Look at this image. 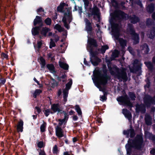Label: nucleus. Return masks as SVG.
Here are the masks:
<instances>
[{"label": "nucleus", "instance_id": "obj_56", "mask_svg": "<svg viewBox=\"0 0 155 155\" xmlns=\"http://www.w3.org/2000/svg\"><path fill=\"white\" fill-rule=\"evenodd\" d=\"M146 24L147 25H152V22L149 18L147 19L146 21Z\"/></svg>", "mask_w": 155, "mask_h": 155}, {"label": "nucleus", "instance_id": "obj_58", "mask_svg": "<svg viewBox=\"0 0 155 155\" xmlns=\"http://www.w3.org/2000/svg\"><path fill=\"white\" fill-rule=\"evenodd\" d=\"M84 64L85 65L87 66H90V65L89 64L90 63L89 62H88L86 60V59L85 58H84Z\"/></svg>", "mask_w": 155, "mask_h": 155}, {"label": "nucleus", "instance_id": "obj_62", "mask_svg": "<svg viewBox=\"0 0 155 155\" xmlns=\"http://www.w3.org/2000/svg\"><path fill=\"white\" fill-rule=\"evenodd\" d=\"M58 18V15L56 13H55V14L53 16L52 20L53 21L55 20Z\"/></svg>", "mask_w": 155, "mask_h": 155}, {"label": "nucleus", "instance_id": "obj_25", "mask_svg": "<svg viewBox=\"0 0 155 155\" xmlns=\"http://www.w3.org/2000/svg\"><path fill=\"white\" fill-rule=\"evenodd\" d=\"M155 37V27H153L150 31L149 38L151 39H153Z\"/></svg>", "mask_w": 155, "mask_h": 155}, {"label": "nucleus", "instance_id": "obj_20", "mask_svg": "<svg viewBox=\"0 0 155 155\" xmlns=\"http://www.w3.org/2000/svg\"><path fill=\"white\" fill-rule=\"evenodd\" d=\"M130 20L131 23L133 24H135L140 21V19L138 17L135 15H133L132 17L130 18Z\"/></svg>", "mask_w": 155, "mask_h": 155}, {"label": "nucleus", "instance_id": "obj_29", "mask_svg": "<svg viewBox=\"0 0 155 155\" xmlns=\"http://www.w3.org/2000/svg\"><path fill=\"white\" fill-rule=\"evenodd\" d=\"M75 110L79 116H82V112L81 108L78 105H76L74 106Z\"/></svg>", "mask_w": 155, "mask_h": 155}, {"label": "nucleus", "instance_id": "obj_53", "mask_svg": "<svg viewBox=\"0 0 155 155\" xmlns=\"http://www.w3.org/2000/svg\"><path fill=\"white\" fill-rule=\"evenodd\" d=\"M42 44V41H41L38 42V49H40L41 48Z\"/></svg>", "mask_w": 155, "mask_h": 155}, {"label": "nucleus", "instance_id": "obj_15", "mask_svg": "<svg viewBox=\"0 0 155 155\" xmlns=\"http://www.w3.org/2000/svg\"><path fill=\"white\" fill-rule=\"evenodd\" d=\"M146 106L143 104H137L136 106V111H141L142 113H144L146 111Z\"/></svg>", "mask_w": 155, "mask_h": 155}, {"label": "nucleus", "instance_id": "obj_47", "mask_svg": "<svg viewBox=\"0 0 155 155\" xmlns=\"http://www.w3.org/2000/svg\"><path fill=\"white\" fill-rule=\"evenodd\" d=\"M37 144L38 147L39 148H42L44 146V142L43 141L39 142Z\"/></svg>", "mask_w": 155, "mask_h": 155}, {"label": "nucleus", "instance_id": "obj_55", "mask_svg": "<svg viewBox=\"0 0 155 155\" xmlns=\"http://www.w3.org/2000/svg\"><path fill=\"white\" fill-rule=\"evenodd\" d=\"M39 155H46V154L44 150L40 149Z\"/></svg>", "mask_w": 155, "mask_h": 155}, {"label": "nucleus", "instance_id": "obj_57", "mask_svg": "<svg viewBox=\"0 0 155 155\" xmlns=\"http://www.w3.org/2000/svg\"><path fill=\"white\" fill-rule=\"evenodd\" d=\"M35 109L36 110L38 113V114H39L41 112V110L40 108H39L38 107L36 106L35 108Z\"/></svg>", "mask_w": 155, "mask_h": 155}, {"label": "nucleus", "instance_id": "obj_59", "mask_svg": "<svg viewBox=\"0 0 155 155\" xmlns=\"http://www.w3.org/2000/svg\"><path fill=\"white\" fill-rule=\"evenodd\" d=\"M84 5L85 7H87L89 4V1L88 0H84Z\"/></svg>", "mask_w": 155, "mask_h": 155}, {"label": "nucleus", "instance_id": "obj_42", "mask_svg": "<svg viewBox=\"0 0 155 155\" xmlns=\"http://www.w3.org/2000/svg\"><path fill=\"white\" fill-rule=\"evenodd\" d=\"M1 56L2 58V59H4V58H5L7 60L9 59L8 55L7 54H6L4 52H2L1 54Z\"/></svg>", "mask_w": 155, "mask_h": 155}, {"label": "nucleus", "instance_id": "obj_14", "mask_svg": "<svg viewBox=\"0 0 155 155\" xmlns=\"http://www.w3.org/2000/svg\"><path fill=\"white\" fill-rule=\"evenodd\" d=\"M64 16L65 17L67 20V19L68 22V24H70L73 19L71 13L70 12L69 10H67V12H64Z\"/></svg>", "mask_w": 155, "mask_h": 155}, {"label": "nucleus", "instance_id": "obj_35", "mask_svg": "<svg viewBox=\"0 0 155 155\" xmlns=\"http://www.w3.org/2000/svg\"><path fill=\"white\" fill-rule=\"evenodd\" d=\"M54 28L57 30L59 32H61L63 31V28L61 25L58 24H57L55 25Z\"/></svg>", "mask_w": 155, "mask_h": 155}, {"label": "nucleus", "instance_id": "obj_40", "mask_svg": "<svg viewBox=\"0 0 155 155\" xmlns=\"http://www.w3.org/2000/svg\"><path fill=\"white\" fill-rule=\"evenodd\" d=\"M52 152L53 154H57L58 153V147L56 145H55L53 147Z\"/></svg>", "mask_w": 155, "mask_h": 155}, {"label": "nucleus", "instance_id": "obj_10", "mask_svg": "<svg viewBox=\"0 0 155 155\" xmlns=\"http://www.w3.org/2000/svg\"><path fill=\"white\" fill-rule=\"evenodd\" d=\"M85 22V30L87 31L88 34L90 35L92 34L93 28L92 25V21L91 22L87 18H85L84 19Z\"/></svg>", "mask_w": 155, "mask_h": 155}, {"label": "nucleus", "instance_id": "obj_51", "mask_svg": "<svg viewBox=\"0 0 155 155\" xmlns=\"http://www.w3.org/2000/svg\"><path fill=\"white\" fill-rule=\"evenodd\" d=\"M65 112V111L63 110L60 107L57 112V114L58 115L59 114H60L62 113L64 114Z\"/></svg>", "mask_w": 155, "mask_h": 155}, {"label": "nucleus", "instance_id": "obj_6", "mask_svg": "<svg viewBox=\"0 0 155 155\" xmlns=\"http://www.w3.org/2000/svg\"><path fill=\"white\" fill-rule=\"evenodd\" d=\"M89 51L90 54V61L94 66H97L99 63L101 61V59L99 58L94 53L93 48L90 49Z\"/></svg>", "mask_w": 155, "mask_h": 155}, {"label": "nucleus", "instance_id": "obj_11", "mask_svg": "<svg viewBox=\"0 0 155 155\" xmlns=\"http://www.w3.org/2000/svg\"><path fill=\"white\" fill-rule=\"evenodd\" d=\"M87 45L90 49L93 48H97L98 46L96 40L89 37H88Z\"/></svg>", "mask_w": 155, "mask_h": 155}, {"label": "nucleus", "instance_id": "obj_28", "mask_svg": "<svg viewBox=\"0 0 155 155\" xmlns=\"http://www.w3.org/2000/svg\"><path fill=\"white\" fill-rule=\"evenodd\" d=\"M39 61L40 64L41 65V68H44L46 64V61L44 58L42 56L40 57L39 58Z\"/></svg>", "mask_w": 155, "mask_h": 155}, {"label": "nucleus", "instance_id": "obj_61", "mask_svg": "<svg viewBox=\"0 0 155 155\" xmlns=\"http://www.w3.org/2000/svg\"><path fill=\"white\" fill-rule=\"evenodd\" d=\"M62 93V90L61 89H60L58 90L57 94V95L58 96V97H59L61 94Z\"/></svg>", "mask_w": 155, "mask_h": 155}, {"label": "nucleus", "instance_id": "obj_9", "mask_svg": "<svg viewBox=\"0 0 155 155\" xmlns=\"http://www.w3.org/2000/svg\"><path fill=\"white\" fill-rule=\"evenodd\" d=\"M143 103L147 107H150L152 104H155V100L150 95H146L143 98Z\"/></svg>", "mask_w": 155, "mask_h": 155}, {"label": "nucleus", "instance_id": "obj_5", "mask_svg": "<svg viewBox=\"0 0 155 155\" xmlns=\"http://www.w3.org/2000/svg\"><path fill=\"white\" fill-rule=\"evenodd\" d=\"M107 67L109 70L111 75H114L115 74L116 76L118 79H122L125 81L127 80L128 78L127 76V74L125 71H121L120 72L119 71V68L115 66L114 68L116 70V73L113 70V68L110 64H107Z\"/></svg>", "mask_w": 155, "mask_h": 155}, {"label": "nucleus", "instance_id": "obj_2", "mask_svg": "<svg viewBox=\"0 0 155 155\" xmlns=\"http://www.w3.org/2000/svg\"><path fill=\"white\" fill-rule=\"evenodd\" d=\"M33 23L35 27L33 28L31 30L33 36H36L40 33L45 37L47 36V34L51 31V29L47 27H43L44 25L41 17L36 16L34 20Z\"/></svg>", "mask_w": 155, "mask_h": 155}, {"label": "nucleus", "instance_id": "obj_32", "mask_svg": "<svg viewBox=\"0 0 155 155\" xmlns=\"http://www.w3.org/2000/svg\"><path fill=\"white\" fill-rule=\"evenodd\" d=\"M72 81L71 79L70 80L69 82L68 83L66 84V87L64 89H65L68 90H69L70 89L72 85Z\"/></svg>", "mask_w": 155, "mask_h": 155}, {"label": "nucleus", "instance_id": "obj_18", "mask_svg": "<svg viewBox=\"0 0 155 155\" xmlns=\"http://www.w3.org/2000/svg\"><path fill=\"white\" fill-rule=\"evenodd\" d=\"M65 5L68 6V5L66 4L64 2H61L57 8V11L61 12H64L65 10L63 9L64 6Z\"/></svg>", "mask_w": 155, "mask_h": 155}, {"label": "nucleus", "instance_id": "obj_39", "mask_svg": "<svg viewBox=\"0 0 155 155\" xmlns=\"http://www.w3.org/2000/svg\"><path fill=\"white\" fill-rule=\"evenodd\" d=\"M130 137L131 138L134 137L136 135L134 130L133 128L130 129Z\"/></svg>", "mask_w": 155, "mask_h": 155}, {"label": "nucleus", "instance_id": "obj_34", "mask_svg": "<svg viewBox=\"0 0 155 155\" xmlns=\"http://www.w3.org/2000/svg\"><path fill=\"white\" fill-rule=\"evenodd\" d=\"M36 12L38 14L40 15L43 16L44 15V14L41 13L42 12H44V10L42 7H40L37 9Z\"/></svg>", "mask_w": 155, "mask_h": 155}, {"label": "nucleus", "instance_id": "obj_30", "mask_svg": "<svg viewBox=\"0 0 155 155\" xmlns=\"http://www.w3.org/2000/svg\"><path fill=\"white\" fill-rule=\"evenodd\" d=\"M42 92V91L39 89H36L33 94V97L34 98H36L37 96L39 95Z\"/></svg>", "mask_w": 155, "mask_h": 155}, {"label": "nucleus", "instance_id": "obj_7", "mask_svg": "<svg viewBox=\"0 0 155 155\" xmlns=\"http://www.w3.org/2000/svg\"><path fill=\"white\" fill-rule=\"evenodd\" d=\"M117 100L118 102L121 103L122 105L130 107L132 106V104L127 95L119 97L117 98Z\"/></svg>", "mask_w": 155, "mask_h": 155}, {"label": "nucleus", "instance_id": "obj_37", "mask_svg": "<svg viewBox=\"0 0 155 155\" xmlns=\"http://www.w3.org/2000/svg\"><path fill=\"white\" fill-rule=\"evenodd\" d=\"M45 23L47 25H50L51 24L52 21L51 19L48 17L44 20Z\"/></svg>", "mask_w": 155, "mask_h": 155}, {"label": "nucleus", "instance_id": "obj_26", "mask_svg": "<svg viewBox=\"0 0 155 155\" xmlns=\"http://www.w3.org/2000/svg\"><path fill=\"white\" fill-rule=\"evenodd\" d=\"M145 122L147 125H150L152 124L151 118L150 116H146L145 117Z\"/></svg>", "mask_w": 155, "mask_h": 155}, {"label": "nucleus", "instance_id": "obj_1", "mask_svg": "<svg viewBox=\"0 0 155 155\" xmlns=\"http://www.w3.org/2000/svg\"><path fill=\"white\" fill-rule=\"evenodd\" d=\"M127 14L124 12L120 10L115 11L110 20V23L111 25L112 31L113 34L115 39L118 40L121 46L124 47L126 45L127 41L123 38H119L120 33L118 28L119 25L116 23L114 21L117 20H120L121 19H125L126 18Z\"/></svg>", "mask_w": 155, "mask_h": 155}, {"label": "nucleus", "instance_id": "obj_23", "mask_svg": "<svg viewBox=\"0 0 155 155\" xmlns=\"http://www.w3.org/2000/svg\"><path fill=\"white\" fill-rule=\"evenodd\" d=\"M154 6L153 3H151L148 5L147 10L148 13L151 14L153 12L154 10Z\"/></svg>", "mask_w": 155, "mask_h": 155}, {"label": "nucleus", "instance_id": "obj_8", "mask_svg": "<svg viewBox=\"0 0 155 155\" xmlns=\"http://www.w3.org/2000/svg\"><path fill=\"white\" fill-rule=\"evenodd\" d=\"M129 32L131 36L132 39L134 40V44L136 45L138 44L139 40V35L138 34L136 33L135 30L132 26L130 27Z\"/></svg>", "mask_w": 155, "mask_h": 155}, {"label": "nucleus", "instance_id": "obj_33", "mask_svg": "<svg viewBox=\"0 0 155 155\" xmlns=\"http://www.w3.org/2000/svg\"><path fill=\"white\" fill-rule=\"evenodd\" d=\"M141 68V66L139 65H134L133 67V71H131V72H134V71H138L140 70Z\"/></svg>", "mask_w": 155, "mask_h": 155}, {"label": "nucleus", "instance_id": "obj_38", "mask_svg": "<svg viewBox=\"0 0 155 155\" xmlns=\"http://www.w3.org/2000/svg\"><path fill=\"white\" fill-rule=\"evenodd\" d=\"M104 90H105V89H104L103 92H104V95L100 97V98L102 99L101 101H106L107 98L106 96V95H107V92H106L104 91Z\"/></svg>", "mask_w": 155, "mask_h": 155}, {"label": "nucleus", "instance_id": "obj_64", "mask_svg": "<svg viewBox=\"0 0 155 155\" xmlns=\"http://www.w3.org/2000/svg\"><path fill=\"white\" fill-rule=\"evenodd\" d=\"M150 153L151 154H153L155 153V149L153 148L152 150H151L150 151Z\"/></svg>", "mask_w": 155, "mask_h": 155}, {"label": "nucleus", "instance_id": "obj_49", "mask_svg": "<svg viewBox=\"0 0 155 155\" xmlns=\"http://www.w3.org/2000/svg\"><path fill=\"white\" fill-rule=\"evenodd\" d=\"M53 54L51 53H48L47 56L48 58H51V60H52L54 56H53Z\"/></svg>", "mask_w": 155, "mask_h": 155}, {"label": "nucleus", "instance_id": "obj_36", "mask_svg": "<svg viewBox=\"0 0 155 155\" xmlns=\"http://www.w3.org/2000/svg\"><path fill=\"white\" fill-rule=\"evenodd\" d=\"M128 94L131 100L134 101L135 100V98H136V97L134 93L129 92L128 93Z\"/></svg>", "mask_w": 155, "mask_h": 155}, {"label": "nucleus", "instance_id": "obj_54", "mask_svg": "<svg viewBox=\"0 0 155 155\" xmlns=\"http://www.w3.org/2000/svg\"><path fill=\"white\" fill-rule=\"evenodd\" d=\"M123 133L124 135H127V136H128L130 133V129L128 130H124L123 131Z\"/></svg>", "mask_w": 155, "mask_h": 155}, {"label": "nucleus", "instance_id": "obj_12", "mask_svg": "<svg viewBox=\"0 0 155 155\" xmlns=\"http://www.w3.org/2000/svg\"><path fill=\"white\" fill-rule=\"evenodd\" d=\"M55 134L56 136L59 138H61L64 136V132L61 127L57 126L55 127Z\"/></svg>", "mask_w": 155, "mask_h": 155}, {"label": "nucleus", "instance_id": "obj_16", "mask_svg": "<svg viewBox=\"0 0 155 155\" xmlns=\"http://www.w3.org/2000/svg\"><path fill=\"white\" fill-rule=\"evenodd\" d=\"M122 113L125 117L127 118L129 120H130L132 118V114L130 112L126 109L122 110Z\"/></svg>", "mask_w": 155, "mask_h": 155}, {"label": "nucleus", "instance_id": "obj_4", "mask_svg": "<svg viewBox=\"0 0 155 155\" xmlns=\"http://www.w3.org/2000/svg\"><path fill=\"white\" fill-rule=\"evenodd\" d=\"M102 71L103 74L101 73V71L98 70L97 71V74L101 78L99 79L96 76H94L96 81L93 80L95 85L98 88L100 87L101 85H105L107 83L108 80L110 79V77L107 74V70L106 65L103 64L102 66Z\"/></svg>", "mask_w": 155, "mask_h": 155}, {"label": "nucleus", "instance_id": "obj_60", "mask_svg": "<svg viewBox=\"0 0 155 155\" xmlns=\"http://www.w3.org/2000/svg\"><path fill=\"white\" fill-rule=\"evenodd\" d=\"M139 61L138 59H135L133 63V64L134 65H135V64H138L139 63Z\"/></svg>", "mask_w": 155, "mask_h": 155}, {"label": "nucleus", "instance_id": "obj_45", "mask_svg": "<svg viewBox=\"0 0 155 155\" xmlns=\"http://www.w3.org/2000/svg\"><path fill=\"white\" fill-rule=\"evenodd\" d=\"M68 91L67 89H64L63 91V97H68Z\"/></svg>", "mask_w": 155, "mask_h": 155}, {"label": "nucleus", "instance_id": "obj_44", "mask_svg": "<svg viewBox=\"0 0 155 155\" xmlns=\"http://www.w3.org/2000/svg\"><path fill=\"white\" fill-rule=\"evenodd\" d=\"M56 46L55 42L53 41L52 39H51V41L50 43L49 48L51 49L52 47H55Z\"/></svg>", "mask_w": 155, "mask_h": 155}, {"label": "nucleus", "instance_id": "obj_13", "mask_svg": "<svg viewBox=\"0 0 155 155\" xmlns=\"http://www.w3.org/2000/svg\"><path fill=\"white\" fill-rule=\"evenodd\" d=\"M60 107V105L59 103L53 104H51V114H53L57 112Z\"/></svg>", "mask_w": 155, "mask_h": 155}, {"label": "nucleus", "instance_id": "obj_22", "mask_svg": "<svg viewBox=\"0 0 155 155\" xmlns=\"http://www.w3.org/2000/svg\"><path fill=\"white\" fill-rule=\"evenodd\" d=\"M99 11L98 8L97 7H96L95 8H93L90 11V12L94 15H96L99 18L100 17L99 15L98 14Z\"/></svg>", "mask_w": 155, "mask_h": 155}, {"label": "nucleus", "instance_id": "obj_52", "mask_svg": "<svg viewBox=\"0 0 155 155\" xmlns=\"http://www.w3.org/2000/svg\"><path fill=\"white\" fill-rule=\"evenodd\" d=\"M64 114V118L63 119H64L65 121L66 120H68V118H69V115H68V113L66 112H65Z\"/></svg>", "mask_w": 155, "mask_h": 155}, {"label": "nucleus", "instance_id": "obj_19", "mask_svg": "<svg viewBox=\"0 0 155 155\" xmlns=\"http://www.w3.org/2000/svg\"><path fill=\"white\" fill-rule=\"evenodd\" d=\"M47 68L51 73L55 74L56 73L55 68L54 65L52 64H48L47 65Z\"/></svg>", "mask_w": 155, "mask_h": 155}, {"label": "nucleus", "instance_id": "obj_17", "mask_svg": "<svg viewBox=\"0 0 155 155\" xmlns=\"http://www.w3.org/2000/svg\"><path fill=\"white\" fill-rule=\"evenodd\" d=\"M24 122L23 121L20 119L18 122L17 126V129L18 132H22L23 131Z\"/></svg>", "mask_w": 155, "mask_h": 155}, {"label": "nucleus", "instance_id": "obj_24", "mask_svg": "<svg viewBox=\"0 0 155 155\" xmlns=\"http://www.w3.org/2000/svg\"><path fill=\"white\" fill-rule=\"evenodd\" d=\"M144 64L149 70L152 71L153 69V65L151 62H145Z\"/></svg>", "mask_w": 155, "mask_h": 155}, {"label": "nucleus", "instance_id": "obj_41", "mask_svg": "<svg viewBox=\"0 0 155 155\" xmlns=\"http://www.w3.org/2000/svg\"><path fill=\"white\" fill-rule=\"evenodd\" d=\"M143 48L146 49L144 51L145 53L148 54L150 50L148 45L146 43H145L143 45Z\"/></svg>", "mask_w": 155, "mask_h": 155}, {"label": "nucleus", "instance_id": "obj_27", "mask_svg": "<svg viewBox=\"0 0 155 155\" xmlns=\"http://www.w3.org/2000/svg\"><path fill=\"white\" fill-rule=\"evenodd\" d=\"M62 21L64 23V27L67 29H69L70 26L67 21V18H66L65 17L63 16V17Z\"/></svg>", "mask_w": 155, "mask_h": 155}, {"label": "nucleus", "instance_id": "obj_50", "mask_svg": "<svg viewBox=\"0 0 155 155\" xmlns=\"http://www.w3.org/2000/svg\"><path fill=\"white\" fill-rule=\"evenodd\" d=\"M59 123L58 124V125L57 126H59L60 127L64 122L66 123L64 119H60L59 120Z\"/></svg>", "mask_w": 155, "mask_h": 155}, {"label": "nucleus", "instance_id": "obj_21", "mask_svg": "<svg viewBox=\"0 0 155 155\" xmlns=\"http://www.w3.org/2000/svg\"><path fill=\"white\" fill-rule=\"evenodd\" d=\"M59 64L60 68L64 70H68V69L69 66L68 64L61 61H59Z\"/></svg>", "mask_w": 155, "mask_h": 155}, {"label": "nucleus", "instance_id": "obj_43", "mask_svg": "<svg viewBox=\"0 0 155 155\" xmlns=\"http://www.w3.org/2000/svg\"><path fill=\"white\" fill-rule=\"evenodd\" d=\"M2 0H0V15L2 14H5V11L4 9L2 10Z\"/></svg>", "mask_w": 155, "mask_h": 155}, {"label": "nucleus", "instance_id": "obj_3", "mask_svg": "<svg viewBox=\"0 0 155 155\" xmlns=\"http://www.w3.org/2000/svg\"><path fill=\"white\" fill-rule=\"evenodd\" d=\"M143 142V136L141 134H137L133 140L129 139L128 143L125 145L127 154L128 155L131 154L132 148L137 150H140L142 148Z\"/></svg>", "mask_w": 155, "mask_h": 155}, {"label": "nucleus", "instance_id": "obj_48", "mask_svg": "<svg viewBox=\"0 0 155 155\" xmlns=\"http://www.w3.org/2000/svg\"><path fill=\"white\" fill-rule=\"evenodd\" d=\"M135 3L137 5H139L141 8L143 7L142 2L140 0H137L135 2Z\"/></svg>", "mask_w": 155, "mask_h": 155}, {"label": "nucleus", "instance_id": "obj_63", "mask_svg": "<svg viewBox=\"0 0 155 155\" xmlns=\"http://www.w3.org/2000/svg\"><path fill=\"white\" fill-rule=\"evenodd\" d=\"M0 80V83L3 84H4L6 81V80L4 78H2Z\"/></svg>", "mask_w": 155, "mask_h": 155}, {"label": "nucleus", "instance_id": "obj_31", "mask_svg": "<svg viewBox=\"0 0 155 155\" xmlns=\"http://www.w3.org/2000/svg\"><path fill=\"white\" fill-rule=\"evenodd\" d=\"M46 125V122L44 121L43 123L41 125L40 127V131L41 132H44L45 131Z\"/></svg>", "mask_w": 155, "mask_h": 155}, {"label": "nucleus", "instance_id": "obj_46", "mask_svg": "<svg viewBox=\"0 0 155 155\" xmlns=\"http://www.w3.org/2000/svg\"><path fill=\"white\" fill-rule=\"evenodd\" d=\"M44 114L46 117H48L50 113H51V111L50 109H47L45 110Z\"/></svg>", "mask_w": 155, "mask_h": 155}]
</instances>
